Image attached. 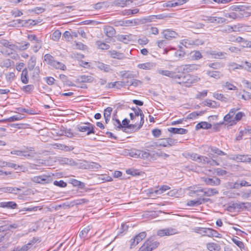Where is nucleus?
<instances>
[{"label": "nucleus", "instance_id": "f257e3e1", "mask_svg": "<svg viewBox=\"0 0 251 251\" xmlns=\"http://www.w3.org/2000/svg\"><path fill=\"white\" fill-rule=\"evenodd\" d=\"M134 111V114H135V119L139 120V116H140V122L139 125L137 124L136 123L134 124H129V120H127L126 119V133L128 132H131V131H135L137 130H139L141 128L142 126L144 121V115L141 110V109L139 108H134L132 109Z\"/></svg>", "mask_w": 251, "mask_h": 251}, {"label": "nucleus", "instance_id": "f03ea898", "mask_svg": "<svg viewBox=\"0 0 251 251\" xmlns=\"http://www.w3.org/2000/svg\"><path fill=\"white\" fill-rule=\"evenodd\" d=\"M160 243L154 240L152 237L147 239L143 245L139 248L138 251H152L157 248Z\"/></svg>", "mask_w": 251, "mask_h": 251}, {"label": "nucleus", "instance_id": "7ed1b4c3", "mask_svg": "<svg viewBox=\"0 0 251 251\" xmlns=\"http://www.w3.org/2000/svg\"><path fill=\"white\" fill-rule=\"evenodd\" d=\"M128 155L134 158H140L145 159L149 157L150 153L148 151L139 150H126V156Z\"/></svg>", "mask_w": 251, "mask_h": 251}, {"label": "nucleus", "instance_id": "20e7f679", "mask_svg": "<svg viewBox=\"0 0 251 251\" xmlns=\"http://www.w3.org/2000/svg\"><path fill=\"white\" fill-rule=\"evenodd\" d=\"M95 126L90 123H86L83 124L79 125L77 126L76 129L78 131L82 132H86V135L94 134Z\"/></svg>", "mask_w": 251, "mask_h": 251}, {"label": "nucleus", "instance_id": "39448f33", "mask_svg": "<svg viewBox=\"0 0 251 251\" xmlns=\"http://www.w3.org/2000/svg\"><path fill=\"white\" fill-rule=\"evenodd\" d=\"M200 78L197 76L185 74L181 84H185L187 87H190L194 83L198 82Z\"/></svg>", "mask_w": 251, "mask_h": 251}, {"label": "nucleus", "instance_id": "423d86ee", "mask_svg": "<svg viewBox=\"0 0 251 251\" xmlns=\"http://www.w3.org/2000/svg\"><path fill=\"white\" fill-rule=\"evenodd\" d=\"M200 193H203L202 196L211 197L215 194H218V191L215 188L202 189L197 190L194 193H196V195H201Z\"/></svg>", "mask_w": 251, "mask_h": 251}, {"label": "nucleus", "instance_id": "0eeeda50", "mask_svg": "<svg viewBox=\"0 0 251 251\" xmlns=\"http://www.w3.org/2000/svg\"><path fill=\"white\" fill-rule=\"evenodd\" d=\"M198 67V65L196 64H186L178 67L177 70L185 74L186 73H189L194 70H197Z\"/></svg>", "mask_w": 251, "mask_h": 251}, {"label": "nucleus", "instance_id": "6e6552de", "mask_svg": "<svg viewBox=\"0 0 251 251\" xmlns=\"http://www.w3.org/2000/svg\"><path fill=\"white\" fill-rule=\"evenodd\" d=\"M176 233V230L172 228L160 229L157 232V235L160 237L172 235Z\"/></svg>", "mask_w": 251, "mask_h": 251}, {"label": "nucleus", "instance_id": "1a4fd4ad", "mask_svg": "<svg viewBox=\"0 0 251 251\" xmlns=\"http://www.w3.org/2000/svg\"><path fill=\"white\" fill-rule=\"evenodd\" d=\"M33 181L38 183L46 184L50 183L51 181V178L49 176H40L34 177Z\"/></svg>", "mask_w": 251, "mask_h": 251}, {"label": "nucleus", "instance_id": "9d476101", "mask_svg": "<svg viewBox=\"0 0 251 251\" xmlns=\"http://www.w3.org/2000/svg\"><path fill=\"white\" fill-rule=\"evenodd\" d=\"M202 181H203L206 185L211 186H218L221 183V180L219 178H215V179L211 178H208L203 177L201 178Z\"/></svg>", "mask_w": 251, "mask_h": 251}, {"label": "nucleus", "instance_id": "9b49d317", "mask_svg": "<svg viewBox=\"0 0 251 251\" xmlns=\"http://www.w3.org/2000/svg\"><path fill=\"white\" fill-rule=\"evenodd\" d=\"M44 60L51 67L54 68L59 61L55 60L54 57L50 54H46L44 56Z\"/></svg>", "mask_w": 251, "mask_h": 251}, {"label": "nucleus", "instance_id": "f8f14e48", "mask_svg": "<svg viewBox=\"0 0 251 251\" xmlns=\"http://www.w3.org/2000/svg\"><path fill=\"white\" fill-rule=\"evenodd\" d=\"M35 154L34 150L32 147H26L22 150V156L29 158L34 156Z\"/></svg>", "mask_w": 251, "mask_h": 251}, {"label": "nucleus", "instance_id": "ddd939ff", "mask_svg": "<svg viewBox=\"0 0 251 251\" xmlns=\"http://www.w3.org/2000/svg\"><path fill=\"white\" fill-rule=\"evenodd\" d=\"M176 72L174 71V74L173 75L172 78L175 79L178 83L181 84V81L185 74L184 73H183V72L179 71L178 70L176 69Z\"/></svg>", "mask_w": 251, "mask_h": 251}, {"label": "nucleus", "instance_id": "4468645a", "mask_svg": "<svg viewBox=\"0 0 251 251\" xmlns=\"http://www.w3.org/2000/svg\"><path fill=\"white\" fill-rule=\"evenodd\" d=\"M17 203L12 201L0 202V207L2 208L14 209H16L17 207Z\"/></svg>", "mask_w": 251, "mask_h": 251}, {"label": "nucleus", "instance_id": "2eb2a0df", "mask_svg": "<svg viewBox=\"0 0 251 251\" xmlns=\"http://www.w3.org/2000/svg\"><path fill=\"white\" fill-rule=\"evenodd\" d=\"M206 18V20L212 23L223 24L226 21V19L223 17L208 16Z\"/></svg>", "mask_w": 251, "mask_h": 251}, {"label": "nucleus", "instance_id": "dca6fc26", "mask_svg": "<svg viewBox=\"0 0 251 251\" xmlns=\"http://www.w3.org/2000/svg\"><path fill=\"white\" fill-rule=\"evenodd\" d=\"M162 34L164 37L166 39H171L175 38L177 35V33L175 31L170 29L164 30Z\"/></svg>", "mask_w": 251, "mask_h": 251}, {"label": "nucleus", "instance_id": "f3484780", "mask_svg": "<svg viewBox=\"0 0 251 251\" xmlns=\"http://www.w3.org/2000/svg\"><path fill=\"white\" fill-rule=\"evenodd\" d=\"M164 141L160 143L159 146L164 147H171L174 145L176 143L175 140L171 138L164 139Z\"/></svg>", "mask_w": 251, "mask_h": 251}, {"label": "nucleus", "instance_id": "a211bd4d", "mask_svg": "<svg viewBox=\"0 0 251 251\" xmlns=\"http://www.w3.org/2000/svg\"><path fill=\"white\" fill-rule=\"evenodd\" d=\"M104 33L108 37L111 38L115 35L116 31L113 27L106 26L104 28Z\"/></svg>", "mask_w": 251, "mask_h": 251}, {"label": "nucleus", "instance_id": "6ab92c4d", "mask_svg": "<svg viewBox=\"0 0 251 251\" xmlns=\"http://www.w3.org/2000/svg\"><path fill=\"white\" fill-rule=\"evenodd\" d=\"M168 130L174 134H185L188 132V130L183 128H176V127H170L168 129Z\"/></svg>", "mask_w": 251, "mask_h": 251}, {"label": "nucleus", "instance_id": "aec40b11", "mask_svg": "<svg viewBox=\"0 0 251 251\" xmlns=\"http://www.w3.org/2000/svg\"><path fill=\"white\" fill-rule=\"evenodd\" d=\"M206 74L209 76L213 77L217 79H220L223 76V75L221 72L217 71H207Z\"/></svg>", "mask_w": 251, "mask_h": 251}, {"label": "nucleus", "instance_id": "412c9836", "mask_svg": "<svg viewBox=\"0 0 251 251\" xmlns=\"http://www.w3.org/2000/svg\"><path fill=\"white\" fill-rule=\"evenodd\" d=\"M137 66L140 69L149 70L155 67V64L153 62H146L145 63L139 64Z\"/></svg>", "mask_w": 251, "mask_h": 251}, {"label": "nucleus", "instance_id": "4be33fe9", "mask_svg": "<svg viewBox=\"0 0 251 251\" xmlns=\"http://www.w3.org/2000/svg\"><path fill=\"white\" fill-rule=\"evenodd\" d=\"M35 239H33L30 242L27 243L26 245L23 246L22 247L20 248L19 247H17L15 248L14 249L16 250V251H27L31 247V245L35 243Z\"/></svg>", "mask_w": 251, "mask_h": 251}, {"label": "nucleus", "instance_id": "5701e85b", "mask_svg": "<svg viewBox=\"0 0 251 251\" xmlns=\"http://www.w3.org/2000/svg\"><path fill=\"white\" fill-rule=\"evenodd\" d=\"M142 82L141 80L136 79H130L126 80V86L138 87L142 85Z\"/></svg>", "mask_w": 251, "mask_h": 251}, {"label": "nucleus", "instance_id": "b1692460", "mask_svg": "<svg viewBox=\"0 0 251 251\" xmlns=\"http://www.w3.org/2000/svg\"><path fill=\"white\" fill-rule=\"evenodd\" d=\"M224 16L226 17L231 18L233 19H236L238 18H242L244 16V14L239 12V13H237L234 12L230 13H226L224 14Z\"/></svg>", "mask_w": 251, "mask_h": 251}, {"label": "nucleus", "instance_id": "393cba45", "mask_svg": "<svg viewBox=\"0 0 251 251\" xmlns=\"http://www.w3.org/2000/svg\"><path fill=\"white\" fill-rule=\"evenodd\" d=\"M58 134L60 135H64L69 138H72L75 136L74 133L72 131L71 129H67L64 128L63 129H61Z\"/></svg>", "mask_w": 251, "mask_h": 251}, {"label": "nucleus", "instance_id": "a878e982", "mask_svg": "<svg viewBox=\"0 0 251 251\" xmlns=\"http://www.w3.org/2000/svg\"><path fill=\"white\" fill-rule=\"evenodd\" d=\"M249 155L238 154L233 157V159L242 162H249Z\"/></svg>", "mask_w": 251, "mask_h": 251}, {"label": "nucleus", "instance_id": "bb28decb", "mask_svg": "<svg viewBox=\"0 0 251 251\" xmlns=\"http://www.w3.org/2000/svg\"><path fill=\"white\" fill-rule=\"evenodd\" d=\"M21 80L24 84H27L28 82V71L26 68L24 69L22 71L21 75Z\"/></svg>", "mask_w": 251, "mask_h": 251}, {"label": "nucleus", "instance_id": "cd10ccee", "mask_svg": "<svg viewBox=\"0 0 251 251\" xmlns=\"http://www.w3.org/2000/svg\"><path fill=\"white\" fill-rule=\"evenodd\" d=\"M185 54V51L183 47L179 46V49L175 53V56L177 59H180L183 58Z\"/></svg>", "mask_w": 251, "mask_h": 251}, {"label": "nucleus", "instance_id": "c85d7f7f", "mask_svg": "<svg viewBox=\"0 0 251 251\" xmlns=\"http://www.w3.org/2000/svg\"><path fill=\"white\" fill-rule=\"evenodd\" d=\"M211 124L206 122H201L198 123L196 126V129L198 130L201 128L209 129L211 127Z\"/></svg>", "mask_w": 251, "mask_h": 251}, {"label": "nucleus", "instance_id": "c756f323", "mask_svg": "<svg viewBox=\"0 0 251 251\" xmlns=\"http://www.w3.org/2000/svg\"><path fill=\"white\" fill-rule=\"evenodd\" d=\"M82 163H83V165L85 166V169L89 168L98 169L100 167V166L99 164L95 162H91L90 164H88L87 162L83 161Z\"/></svg>", "mask_w": 251, "mask_h": 251}, {"label": "nucleus", "instance_id": "7c9ffc66", "mask_svg": "<svg viewBox=\"0 0 251 251\" xmlns=\"http://www.w3.org/2000/svg\"><path fill=\"white\" fill-rule=\"evenodd\" d=\"M59 161L62 164H67L70 165H75V161L72 158L62 157L59 159Z\"/></svg>", "mask_w": 251, "mask_h": 251}, {"label": "nucleus", "instance_id": "2f4dec72", "mask_svg": "<svg viewBox=\"0 0 251 251\" xmlns=\"http://www.w3.org/2000/svg\"><path fill=\"white\" fill-rule=\"evenodd\" d=\"M93 79V77L91 76L82 75L78 78L77 80L79 82H91Z\"/></svg>", "mask_w": 251, "mask_h": 251}, {"label": "nucleus", "instance_id": "473e14b6", "mask_svg": "<svg viewBox=\"0 0 251 251\" xmlns=\"http://www.w3.org/2000/svg\"><path fill=\"white\" fill-rule=\"evenodd\" d=\"M203 103L204 105L207 106L211 108H216L219 106V104L218 103L214 100H206L203 102Z\"/></svg>", "mask_w": 251, "mask_h": 251}, {"label": "nucleus", "instance_id": "72a5a7b5", "mask_svg": "<svg viewBox=\"0 0 251 251\" xmlns=\"http://www.w3.org/2000/svg\"><path fill=\"white\" fill-rule=\"evenodd\" d=\"M59 78L61 80V81L63 82V83L66 85L69 86H75V84L72 83L71 81H70L68 77L63 74L59 75Z\"/></svg>", "mask_w": 251, "mask_h": 251}, {"label": "nucleus", "instance_id": "f704fd0d", "mask_svg": "<svg viewBox=\"0 0 251 251\" xmlns=\"http://www.w3.org/2000/svg\"><path fill=\"white\" fill-rule=\"evenodd\" d=\"M13 64H14V62L10 59H5L0 62V66L2 68H10Z\"/></svg>", "mask_w": 251, "mask_h": 251}, {"label": "nucleus", "instance_id": "c9c22d12", "mask_svg": "<svg viewBox=\"0 0 251 251\" xmlns=\"http://www.w3.org/2000/svg\"><path fill=\"white\" fill-rule=\"evenodd\" d=\"M36 58L35 57L31 56L27 63V67L29 71H32L34 69L36 65Z\"/></svg>", "mask_w": 251, "mask_h": 251}, {"label": "nucleus", "instance_id": "e433bc0d", "mask_svg": "<svg viewBox=\"0 0 251 251\" xmlns=\"http://www.w3.org/2000/svg\"><path fill=\"white\" fill-rule=\"evenodd\" d=\"M209 149L211 151L212 153L216 154L217 155L222 156L226 154L225 152L220 150L216 147L210 146Z\"/></svg>", "mask_w": 251, "mask_h": 251}, {"label": "nucleus", "instance_id": "4c0bfd02", "mask_svg": "<svg viewBox=\"0 0 251 251\" xmlns=\"http://www.w3.org/2000/svg\"><path fill=\"white\" fill-rule=\"evenodd\" d=\"M70 182L74 186H77L81 189H82L85 187L84 183L75 179H70Z\"/></svg>", "mask_w": 251, "mask_h": 251}, {"label": "nucleus", "instance_id": "58836bf2", "mask_svg": "<svg viewBox=\"0 0 251 251\" xmlns=\"http://www.w3.org/2000/svg\"><path fill=\"white\" fill-rule=\"evenodd\" d=\"M0 43L3 46L8 48L11 50H14L16 46L14 44H10L8 40L2 39L0 41Z\"/></svg>", "mask_w": 251, "mask_h": 251}, {"label": "nucleus", "instance_id": "ea45409f", "mask_svg": "<svg viewBox=\"0 0 251 251\" xmlns=\"http://www.w3.org/2000/svg\"><path fill=\"white\" fill-rule=\"evenodd\" d=\"M206 247L210 251H218L219 249V246L214 243H209L207 244Z\"/></svg>", "mask_w": 251, "mask_h": 251}, {"label": "nucleus", "instance_id": "a19ab883", "mask_svg": "<svg viewBox=\"0 0 251 251\" xmlns=\"http://www.w3.org/2000/svg\"><path fill=\"white\" fill-rule=\"evenodd\" d=\"M97 67L101 70H103L104 72H108L110 71V67L109 65L104 64L103 63L101 62H98L97 65Z\"/></svg>", "mask_w": 251, "mask_h": 251}, {"label": "nucleus", "instance_id": "79ce46f5", "mask_svg": "<svg viewBox=\"0 0 251 251\" xmlns=\"http://www.w3.org/2000/svg\"><path fill=\"white\" fill-rule=\"evenodd\" d=\"M110 55L112 57L114 58H117L119 59H121L123 58L124 56L123 53H120L119 52H117L115 50L110 51H109Z\"/></svg>", "mask_w": 251, "mask_h": 251}, {"label": "nucleus", "instance_id": "37998d69", "mask_svg": "<svg viewBox=\"0 0 251 251\" xmlns=\"http://www.w3.org/2000/svg\"><path fill=\"white\" fill-rule=\"evenodd\" d=\"M2 191L5 193H15V191L20 190V189L17 187H5L1 188Z\"/></svg>", "mask_w": 251, "mask_h": 251}, {"label": "nucleus", "instance_id": "c03bdc74", "mask_svg": "<svg viewBox=\"0 0 251 251\" xmlns=\"http://www.w3.org/2000/svg\"><path fill=\"white\" fill-rule=\"evenodd\" d=\"M34 89V86L32 84H29L27 85H25L23 86V87L21 88V90L27 93H31L33 90Z\"/></svg>", "mask_w": 251, "mask_h": 251}, {"label": "nucleus", "instance_id": "a18cd8bd", "mask_svg": "<svg viewBox=\"0 0 251 251\" xmlns=\"http://www.w3.org/2000/svg\"><path fill=\"white\" fill-rule=\"evenodd\" d=\"M90 228L89 226H87L83 228L79 233V236L81 239H85L89 232Z\"/></svg>", "mask_w": 251, "mask_h": 251}, {"label": "nucleus", "instance_id": "49530a36", "mask_svg": "<svg viewBox=\"0 0 251 251\" xmlns=\"http://www.w3.org/2000/svg\"><path fill=\"white\" fill-rule=\"evenodd\" d=\"M208 66L213 69L218 70L224 67L223 63L220 62H214L207 64Z\"/></svg>", "mask_w": 251, "mask_h": 251}, {"label": "nucleus", "instance_id": "de8ad7c7", "mask_svg": "<svg viewBox=\"0 0 251 251\" xmlns=\"http://www.w3.org/2000/svg\"><path fill=\"white\" fill-rule=\"evenodd\" d=\"M146 232L145 231H143L139 233L138 235H136L134 238L136 240V242L139 243L143 239H144L146 237Z\"/></svg>", "mask_w": 251, "mask_h": 251}, {"label": "nucleus", "instance_id": "09e8293b", "mask_svg": "<svg viewBox=\"0 0 251 251\" xmlns=\"http://www.w3.org/2000/svg\"><path fill=\"white\" fill-rule=\"evenodd\" d=\"M239 238L237 236L235 238H232V242L236 244L240 249H244L245 248L244 244L243 242L241 241H239L238 240Z\"/></svg>", "mask_w": 251, "mask_h": 251}, {"label": "nucleus", "instance_id": "8fccbe9b", "mask_svg": "<svg viewBox=\"0 0 251 251\" xmlns=\"http://www.w3.org/2000/svg\"><path fill=\"white\" fill-rule=\"evenodd\" d=\"M61 32L59 30H56L51 35V39L54 41H58L60 38Z\"/></svg>", "mask_w": 251, "mask_h": 251}, {"label": "nucleus", "instance_id": "3c124183", "mask_svg": "<svg viewBox=\"0 0 251 251\" xmlns=\"http://www.w3.org/2000/svg\"><path fill=\"white\" fill-rule=\"evenodd\" d=\"M248 204L249 203H245V202H238V203H234L232 204V207L234 208H237V209H244L247 208V206L246 204Z\"/></svg>", "mask_w": 251, "mask_h": 251}, {"label": "nucleus", "instance_id": "603ef678", "mask_svg": "<svg viewBox=\"0 0 251 251\" xmlns=\"http://www.w3.org/2000/svg\"><path fill=\"white\" fill-rule=\"evenodd\" d=\"M157 72L158 74H159L160 75H163L165 76H168V77H170L171 78L172 77L173 75L174 74H173L174 71H170L168 70H158L157 71Z\"/></svg>", "mask_w": 251, "mask_h": 251}, {"label": "nucleus", "instance_id": "864d4df0", "mask_svg": "<svg viewBox=\"0 0 251 251\" xmlns=\"http://www.w3.org/2000/svg\"><path fill=\"white\" fill-rule=\"evenodd\" d=\"M169 189H170V187L168 186L162 185L159 188V189L154 190V193L156 194H161Z\"/></svg>", "mask_w": 251, "mask_h": 251}, {"label": "nucleus", "instance_id": "5fc2aeb1", "mask_svg": "<svg viewBox=\"0 0 251 251\" xmlns=\"http://www.w3.org/2000/svg\"><path fill=\"white\" fill-rule=\"evenodd\" d=\"M140 23L138 19H135L133 20H126V26H135L138 25Z\"/></svg>", "mask_w": 251, "mask_h": 251}, {"label": "nucleus", "instance_id": "6e6d98bb", "mask_svg": "<svg viewBox=\"0 0 251 251\" xmlns=\"http://www.w3.org/2000/svg\"><path fill=\"white\" fill-rule=\"evenodd\" d=\"M23 119V117L21 115H16L13 116L12 117H10L8 118L5 120V121L12 122L16 121H19Z\"/></svg>", "mask_w": 251, "mask_h": 251}, {"label": "nucleus", "instance_id": "4d7b16f0", "mask_svg": "<svg viewBox=\"0 0 251 251\" xmlns=\"http://www.w3.org/2000/svg\"><path fill=\"white\" fill-rule=\"evenodd\" d=\"M187 205L189 206H196L201 205V202L199 199L198 198L196 200H190L188 201Z\"/></svg>", "mask_w": 251, "mask_h": 251}, {"label": "nucleus", "instance_id": "13d9d810", "mask_svg": "<svg viewBox=\"0 0 251 251\" xmlns=\"http://www.w3.org/2000/svg\"><path fill=\"white\" fill-rule=\"evenodd\" d=\"M96 44L98 48L101 50H108L110 48L109 45L101 42L100 41H97L96 42Z\"/></svg>", "mask_w": 251, "mask_h": 251}, {"label": "nucleus", "instance_id": "bf43d9fd", "mask_svg": "<svg viewBox=\"0 0 251 251\" xmlns=\"http://www.w3.org/2000/svg\"><path fill=\"white\" fill-rule=\"evenodd\" d=\"M126 174L130 175L132 176H136L140 175V172L138 170L131 168L126 170Z\"/></svg>", "mask_w": 251, "mask_h": 251}, {"label": "nucleus", "instance_id": "052dcab7", "mask_svg": "<svg viewBox=\"0 0 251 251\" xmlns=\"http://www.w3.org/2000/svg\"><path fill=\"white\" fill-rule=\"evenodd\" d=\"M191 53L193 54L192 57L194 60H198L202 57V55L201 53L198 50L193 51L191 52Z\"/></svg>", "mask_w": 251, "mask_h": 251}, {"label": "nucleus", "instance_id": "680f3d73", "mask_svg": "<svg viewBox=\"0 0 251 251\" xmlns=\"http://www.w3.org/2000/svg\"><path fill=\"white\" fill-rule=\"evenodd\" d=\"M42 47V41L39 40L38 41H36L35 45L32 47V49L35 52H37Z\"/></svg>", "mask_w": 251, "mask_h": 251}, {"label": "nucleus", "instance_id": "e2e57ef3", "mask_svg": "<svg viewBox=\"0 0 251 251\" xmlns=\"http://www.w3.org/2000/svg\"><path fill=\"white\" fill-rule=\"evenodd\" d=\"M203 113V112L201 111L200 113L197 112H193L189 114L187 117V119H196L198 116L201 115Z\"/></svg>", "mask_w": 251, "mask_h": 251}, {"label": "nucleus", "instance_id": "0e129e2a", "mask_svg": "<svg viewBox=\"0 0 251 251\" xmlns=\"http://www.w3.org/2000/svg\"><path fill=\"white\" fill-rule=\"evenodd\" d=\"M53 184L61 188H64L67 186V183L62 180L59 181L55 180L53 182Z\"/></svg>", "mask_w": 251, "mask_h": 251}, {"label": "nucleus", "instance_id": "69168bd1", "mask_svg": "<svg viewBox=\"0 0 251 251\" xmlns=\"http://www.w3.org/2000/svg\"><path fill=\"white\" fill-rule=\"evenodd\" d=\"M223 86L226 87L228 90H237V87L232 84L229 83V82H226Z\"/></svg>", "mask_w": 251, "mask_h": 251}, {"label": "nucleus", "instance_id": "338daca9", "mask_svg": "<svg viewBox=\"0 0 251 251\" xmlns=\"http://www.w3.org/2000/svg\"><path fill=\"white\" fill-rule=\"evenodd\" d=\"M187 157L192 159L194 161L198 162V160H199V159L200 158V155L196 153H188Z\"/></svg>", "mask_w": 251, "mask_h": 251}, {"label": "nucleus", "instance_id": "774afa93", "mask_svg": "<svg viewBox=\"0 0 251 251\" xmlns=\"http://www.w3.org/2000/svg\"><path fill=\"white\" fill-rule=\"evenodd\" d=\"M198 162L201 163L202 164H208L210 158L205 156H201L200 155V158L199 159Z\"/></svg>", "mask_w": 251, "mask_h": 251}]
</instances>
